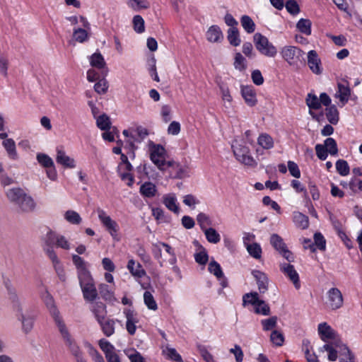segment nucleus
<instances>
[{
  "mask_svg": "<svg viewBox=\"0 0 362 362\" xmlns=\"http://www.w3.org/2000/svg\"><path fill=\"white\" fill-rule=\"evenodd\" d=\"M40 240L42 248L46 255H49V252L57 254L54 249V246L66 250L71 248V243L66 236L57 233L52 230H49L46 234L41 237Z\"/></svg>",
  "mask_w": 362,
  "mask_h": 362,
  "instance_id": "2",
  "label": "nucleus"
},
{
  "mask_svg": "<svg viewBox=\"0 0 362 362\" xmlns=\"http://www.w3.org/2000/svg\"><path fill=\"white\" fill-rule=\"evenodd\" d=\"M148 135V131L143 127H138L131 132L130 143L141 142Z\"/></svg>",
  "mask_w": 362,
  "mask_h": 362,
  "instance_id": "35",
  "label": "nucleus"
},
{
  "mask_svg": "<svg viewBox=\"0 0 362 362\" xmlns=\"http://www.w3.org/2000/svg\"><path fill=\"white\" fill-rule=\"evenodd\" d=\"M72 261L77 269L83 298L86 301L93 302L98 297V291L90 273L87 269V263L77 255H72Z\"/></svg>",
  "mask_w": 362,
  "mask_h": 362,
  "instance_id": "1",
  "label": "nucleus"
},
{
  "mask_svg": "<svg viewBox=\"0 0 362 362\" xmlns=\"http://www.w3.org/2000/svg\"><path fill=\"white\" fill-rule=\"evenodd\" d=\"M105 336L110 337L115 332L116 320L110 317H105L103 320L98 322Z\"/></svg>",
  "mask_w": 362,
  "mask_h": 362,
  "instance_id": "21",
  "label": "nucleus"
},
{
  "mask_svg": "<svg viewBox=\"0 0 362 362\" xmlns=\"http://www.w3.org/2000/svg\"><path fill=\"white\" fill-rule=\"evenodd\" d=\"M90 64L93 67L101 69V74L106 76L107 74V68L103 55L100 52H95L90 57Z\"/></svg>",
  "mask_w": 362,
  "mask_h": 362,
  "instance_id": "20",
  "label": "nucleus"
},
{
  "mask_svg": "<svg viewBox=\"0 0 362 362\" xmlns=\"http://www.w3.org/2000/svg\"><path fill=\"white\" fill-rule=\"evenodd\" d=\"M280 270L293 282L296 288L298 289L300 288L299 276L293 265L288 263L281 264Z\"/></svg>",
  "mask_w": 362,
  "mask_h": 362,
  "instance_id": "14",
  "label": "nucleus"
},
{
  "mask_svg": "<svg viewBox=\"0 0 362 362\" xmlns=\"http://www.w3.org/2000/svg\"><path fill=\"white\" fill-rule=\"evenodd\" d=\"M258 144L264 149L268 150L274 147L272 137L267 133L261 134L257 139Z\"/></svg>",
  "mask_w": 362,
  "mask_h": 362,
  "instance_id": "33",
  "label": "nucleus"
},
{
  "mask_svg": "<svg viewBox=\"0 0 362 362\" xmlns=\"http://www.w3.org/2000/svg\"><path fill=\"white\" fill-rule=\"evenodd\" d=\"M241 25L247 33H252L255 30V24L252 19L247 15H244L240 19Z\"/></svg>",
  "mask_w": 362,
  "mask_h": 362,
  "instance_id": "39",
  "label": "nucleus"
},
{
  "mask_svg": "<svg viewBox=\"0 0 362 362\" xmlns=\"http://www.w3.org/2000/svg\"><path fill=\"white\" fill-rule=\"evenodd\" d=\"M318 332L324 341L334 338L335 332L333 329L326 322L320 323L318 325Z\"/></svg>",
  "mask_w": 362,
  "mask_h": 362,
  "instance_id": "29",
  "label": "nucleus"
},
{
  "mask_svg": "<svg viewBox=\"0 0 362 362\" xmlns=\"http://www.w3.org/2000/svg\"><path fill=\"white\" fill-rule=\"evenodd\" d=\"M133 27L135 32L137 33H142L145 30V25H144V18L139 16L136 15L133 18Z\"/></svg>",
  "mask_w": 362,
  "mask_h": 362,
  "instance_id": "50",
  "label": "nucleus"
},
{
  "mask_svg": "<svg viewBox=\"0 0 362 362\" xmlns=\"http://www.w3.org/2000/svg\"><path fill=\"white\" fill-rule=\"evenodd\" d=\"M98 218L105 226H113L116 223L112 220L110 216L101 209H97Z\"/></svg>",
  "mask_w": 362,
  "mask_h": 362,
  "instance_id": "52",
  "label": "nucleus"
},
{
  "mask_svg": "<svg viewBox=\"0 0 362 362\" xmlns=\"http://www.w3.org/2000/svg\"><path fill=\"white\" fill-rule=\"evenodd\" d=\"M325 304L332 310H336L342 307L344 298L339 288L334 287L327 291Z\"/></svg>",
  "mask_w": 362,
  "mask_h": 362,
  "instance_id": "9",
  "label": "nucleus"
},
{
  "mask_svg": "<svg viewBox=\"0 0 362 362\" xmlns=\"http://www.w3.org/2000/svg\"><path fill=\"white\" fill-rule=\"evenodd\" d=\"M311 25L312 23L309 19L300 18L296 24V28L301 33L308 36L311 35Z\"/></svg>",
  "mask_w": 362,
  "mask_h": 362,
  "instance_id": "34",
  "label": "nucleus"
},
{
  "mask_svg": "<svg viewBox=\"0 0 362 362\" xmlns=\"http://www.w3.org/2000/svg\"><path fill=\"white\" fill-rule=\"evenodd\" d=\"M197 222L200 226H206L214 224L211 217L204 213H199L197 215Z\"/></svg>",
  "mask_w": 362,
  "mask_h": 362,
  "instance_id": "59",
  "label": "nucleus"
},
{
  "mask_svg": "<svg viewBox=\"0 0 362 362\" xmlns=\"http://www.w3.org/2000/svg\"><path fill=\"white\" fill-rule=\"evenodd\" d=\"M96 124L101 130H109L111 124L110 118L106 115L99 116L96 119Z\"/></svg>",
  "mask_w": 362,
  "mask_h": 362,
  "instance_id": "53",
  "label": "nucleus"
},
{
  "mask_svg": "<svg viewBox=\"0 0 362 362\" xmlns=\"http://www.w3.org/2000/svg\"><path fill=\"white\" fill-rule=\"evenodd\" d=\"M271 341L277 346H281L284 342L283 334L278 330H273L270 335Z\"/></svg>",
  "mask_w": 362,
  "mask_h": 362,
  "instance_id": "54",
  "label": "nucleus"
},
{
  "mask_svg": "<svg viewBox=\"0 0 362 362\" xmlns=\"http://www.w3.org/2000/svg\"><path fill=\"white\" fill-rule=\"evenodd\" d=\"M56 161L64 168H74L76 167L74 159L67 156L61 148L57 150Z\"/></svg>",
  "mask_w": 362,
  "mask_h": 362,
  "instance_id": "23",
  "label": "nucleus"
},
{
  "mask_svg": "<svg viewBox=\"0 0 362 362\" xmlns=\"http://www.w3.org/2000/svg\"><path fill=\"white\" fill-rule=\"evenodd\" d=\"M38 163L45 168L52 167L54 162L52 159L47 155L44 153H38L37 155Z\"/></svg>",
  "mask_w": 362,
  "mask_h": 362,
  "instance_id": "57",
  "label": "nucleus"
},
{
  "mask_svg": "<svg viewBox=\"0 0 362 362\" xmlns=\"http://www.w3.org/2000/svg\"><path fill=\"white\" fill-rule=\"evenodd\" d=\"M283 59L291 66H298L305 62V52L295 46H285L281 49Z\"/></svg>",
  "mask_w": 362,
  "mask_h": 362,
  "instance_id": "7",
  "label": "nucleus"
},
{
  "mask_svg": "<svg viewBox=\"0 0 362 362\" xmlns=\"http://www.w3.org/2000/svg\"><path fill=\"white\" fill-rule=\"evenodd\" d=\"M314 247L320 251H325L326 250V240L320 233H315L313 236Z\"/></svg>",
  "mask_w": 362,
  "mask_h": 362,
  "instance_id": "48",
  "label": "nucleus"
},
{
  "mask_svg": "<svg viewBox=\"0 0 362 362\" xmlns=\"http://www.w3.org/2000/svg\"><path fill=\"white\" fill-rule=\"evenodd\" d=\"M49 260L52 262V266L54 269V271L58 276L59 279L62 281H65L66 280V273L64 269V266L59 259L57 254H53L49 252V255H47Z\"/></svg>",
  "mask_w": 362,
  "mask_h": 362,
  "instance_id": "19",
  "label": "nucleus"
},
{
  "mask_svg": "<svg viewBox=\"0 0 362 362\" xmlns=\"http://www.w3.org/2000/svg\"><path fill=\"white\" fill-rule=\"evenodd\" d=\"M228 40L233 46L237 47L240 44V38L237 28H230L228 30Z\"/></svg>",
  "mask_w": 362,
  "mask_h": 362,
  "instance_id": "37",
  "label": "nucleus"
},
{
  "mask_svg": "<svg viewBox=\"0 0 362 362\" xmlns=\"http://www.w3.org/2000/svg\"><path fill=\"white\" fill-rule=\"evenodd\" d=\"M243 302L244 306L247 304L253 305L256 314L264 316L270 315L271 310L269 305L259 298L257 292L245 293L243 297Z\"/></svg>",
  "mask_w": 362,
  "mask_h": 362,
  "instance_id": "6",
  "label": "nucleus"
},
{
  "mask_svg": "<svg viewBox=\"0 0 362 362\" xmlns=\"http://www.w3.org/2000/svg\"><path fill=\"white\" fill-rule=\"evenodd\" d=\"M206 36L211 42H221L223 39L222 31L218 25L211 26L206 31Z\"/></svg>",
  "mask_w": 362,
  "mask_h": 362,
  "instance_id": "27",
  "label": "nucleus"
},
{
  "mask_svg": "<svg viewBox=\"0 0 362 362\" xmlns=\"http://www.w3.org/2000/svg\"><path fill=\"white\" fill-rule=\"evenodd\" d=\"M148 151L151 160L156 167L162 171L165 170L170 167L175 165L174 161L166 160V151L165 148L160 144H156L150 141L148 144Z\"/></svg>",
  "mask_w": 362,
  "mask_h": 362,
  "instance_id": "4",
  "label": "nucleus"
},
{
  "mask_svg": "<svg viewBox=\"0 0 362 362\" xmlns=\"http://www.w3.org/2000/svg\"><path fill=\"white\" fill-rule=\"evenodd\" d=\"M105 77V76H103L101 74V69H98V71H97L94 69H90L87 71V79L91 82L99 81L102 78Z\"/></svg>",
  "mask_w": 362,
  "mask_h": 362,
  "instance_id": "62",
  "label": "nucleus"
},
{
  "mask_svg": "<svg viewBox=\"0 0 362 362\" xmlns=\"http://www.w3.org/2000/svg\"><path fill=\"white\" fill-rule=\"evenodd\" d=\"M139 192L144 197L152 198L157 192V187L153 183L146 182L141 185Z\"/></svg>",
  "mask_w": 362,
  "mask_h": 362,
  "instance_id": "31",
  "label": "nucleus"
},
{
  "mask_svg": "<svg viewBox=\"0 0 362 362\" xmlns=\"http://www.w3.org/2000/svg\"><path fill=\"white\" fill-rule=\"evenodd\" d=\"M326 117L332 124H337L339 122V111L335 105H331L326 109Z\"/></svg>",
  "mask_w": 362,
  "mask_h": 362,
  "instance_id": "38",
  "label": "nucleus"
},
{
  "mask_svg": "<svg viewBox=\"0 0 362 362\" xmlns=\"http://www.w3.org/2000/svg\"><path fill=\"white\" fill-rule=\"evenodd\" d=\"M3 146L5 148L8 156L13 160L18 158V154L16 148L15 141L12 139H6L2 143Z\"/></svg>",
  "mask_w": 362,
  "mask_h": 362,
  "instance_id": "32",
  "label": "nucleus"
},
{
  "mask_svg": "<svg viewBox=\"0 0 362 362\" xmlns=\"http://www.w3.org/2000/svg\"><path fill=\"white\" fill-rule=\"evenodd\" d=\"M127 5L135 11L147 9L150 7V3L147 0H128Z\"/></svg>",
  "mask_w": 362,
  "mask_h": 362,
  "instance_id": "36",
  "label": "nucleus"
},
{
  "mask_svg": "<svg viewBox=\"0 0 362 362\" xmlns=\"http://www.w3.org/2000/svg\"><path fill=\"white\" fill-rule=\"evenodd\" d=\"M35 317L36 315L33 311L25 310L23 312L22 310H20L18 318L22 323V330L23 332L28 334L32 330Z\"/></svg>",
  "mask_w": 362,
  "mask_h": 362,
  "instance_id": "13",
  "label": "nucleus"
},
{
  "mask_svg": "<svg viewBox=\"0 0 362 362\" xmlns=\"http://www.w3.org/2000/svg\"><path fill=\"white\" fill-rule=\"evenodd\" d=\"M241 94L247 105L253 107L257 104L256 93L252 86H242Z\"/></svg>",
  "mask_w": 362,
  "mask_h": 362,
  "instance_id": "24",
  "label": "nucleus"
},
{
  "mask_svg": "<svg viewBox=\"0 0 362 362\" xmlns=\"http://www.w3.org/2000/svg\"><path fill=\"white\" fill-rule=\"evenodd\" d=\"M336 169L339 175L346 176L349 173V166L344 160H338L336 163Z\"/></svg>",
  "mask_w": 362,
  "mask_h": 362,
  "instance_id": "56",
  "label": "nucleus"
},
{
  "mask_svg": "<svg viewBox=\"0 0 362 362\" xmlns=\"http://www.w3.org/2000/svg\"><path fill=\"white\" fill-rule=\"evenodd\" d=\"M108 88L107 81L105 79V78H102L94 86V89L95 92L98 94H104L107 92Z\"/></svg>",
  "mask_w": 362,
  "mask_h": 362,
  "instance_id": "61",
  "label": "nucleus"
},
{
  "mask_svg": "<svg viewBox=\"0 0 362 362\" xmlns=\"http://www.w3.org/2000/svg\"><path fill=\"white\" fill-rule=\"evenodd\" d=\"M204 234L207 240L212 243H217L220 241V235L214 228H205Z\"/></svg>",
  "mask_w": 362,
  "mask_h": 362,
  "instance_id": "49",
  "label": "nucleus"
},
{
  "mask_svg": "<svg viewBox=\"0 0 362 362\" xmlns=\"http://www.w3.org/2000/svg\"><path fill=\"white\" fill-rule=\"evenodd\" d=\"M144 301L145 305L147 306V308L149 310L155 311L158 309L157 303L155 300L153 296L152 295V293L150 291H146L144 292Z\"/></svg>",
  "mask_w": 362,
  "mask_h": 362,
  "instance_id": "44",
  "label": "nucleus"
},
{
  "mask_svg": "<svg viewBox=\"0 0 362 362\" xmlns=\"http://www.w3.org/2000/svg\"><path fill=\"white\" fill-rule=\"evenodd\" d=\"M163 353L164 355L166 356L170 360L177 362L182 361L181 356L177 352V351L174 348L166 346L165 349L163 350Z\"/></svg>",
  "mask_w": 362,
  "mask_h": 362,
  "instance_id": "51",
  "label": "nucleus"
},
{
  "mask_svg": "<svg viewBox=\"0 0 362 362\" xmlns=\"http://www.w3.org/2000/svg\"><path fill=\"white\" fill-rule=\"evenodd\" d=\"M160 245H162V247L165 249V253L164 254V257L165 261L167 260L171 265L175 264L176 262V257L172 247L165 243L161 242Z\"/></svg>",
  "mask_w": 362,
  "mask_h": 362,
  "instance_id": "43",
  "label": "nucleus"
},
{
  "mask_svg": "<svg viewBox=\"0 0 362 362\" xmlns=\"http://www.w3.org/2000/svg\"><path fill=\"white\" fill-rule=\"evenodd\" d=\"M44 300L51 316L52 317L57 327L59 328L62 325H65V322L62 317L60 315L59 311L58 310L57 308L54 304L53 298L50 295L47 294L46 296L45 297Z\"/></svg>",
  "mask_w": 362,
  "mask_h": 362,
  "instance_id": "12",
  "label": "nucleus"
},
{
  "mask_svg": "<svg viewBox=\"0 0 362 362\" xmlns=\"http://www.w3.org/2000/svg\"><path fill=\"white\" fill-rule=\"evenodd\" d=\"M127 267L134 277L142 278L146 275V272L141 264L136 263L134 259L129 260Z\"/></svg>",
  "mask_w": 362,
  "mask_h": 362,
  "instance_id": "30",
  "label": "nucleus"
},
{
  "mask_svg": "<svg viewBox=\"0 0 362 362\" xmlns=\"http://www.w3.org/2000/svg\"><path fill=\"white\" fill-rule=\"evenodd\" d=\"M322 350L328 351V359L331 361H334L337 358V354L339 353V349H336L331 344H325Z\"/></svg>",
  "mask_w": 362,
  "mask_h": 362,
  "instance_id": "58",
  "label": "nucleus"
},
{
  "mask_svg": "<svg viewBox=\"0 0 362 362\" xmlns=\"http://www.w3.org/2000/svg\"><path fill=\"white\" fill-rule=\"evenodd\" d=\"M308 65L313 74L320 75L322 73L321 60L315 50L308 52Z\"/></svg>",
  "mask_w": 362,
  "mask_h": 362,
  "instance_id": "15",
  "label": "nucleus"
},
{
  "mask_svg": "<svg viewBox=\"0 0 362 362\" xmlns=\"http://www.w3.org/2000/svg\"><path fill=\"white\" fill-rule=\"evenodd\" d=\"M233 151L236 159L246 165L252 166L255 164V160L250 155V149L242 144H236L232 146Z\"/></svg>",
  "mask_w": 362,
  "mask_h": 362,
  "instance_id": "10",
  "label": "nucleus"
},
{
  "mask_svg": "<svg viewBox=\"0 0 362 362\" xmlns=\"http://www.w3.org/2000/svg\"><path fill=\"white\" fill-rule=\"evenodd\" d=\"M256 49L263 55L274 57L277 54L276 47L269 41L268 38L261 33H255L253 36Z\"/></svg>",
  "mask_w": 362,
  "mask_h": 362,
  "instance_id": "8",
  "label": "nucleus"
},
{
  "mask_svg": "<svg viewBox=\"0 0 362 362\" xmlns=\"http://www.w3.org/2000/svg\"><path fill=\"white\" fill-rule=\"evenodd\" d=\"M278 317L276 316H272L267 319H263L261 320V325L262 326V329L265 332L273 331V329L277 325Z\"/></svg>",
  "mask_w": 362,
  "mask_h": 362,
  "instance_id": "40",
  "label": "nucleus"
},
{
  "mask_svg": "<svg viewBox=\"0 0 362 362\" xmlns=\"http://www.w3.org/2000/svg\"><path fill=\"white\" fill-rule=\"evenodd\" d=\"M253 238L254 235H247V237L244 238V244L250 255L255 259H259L262 257V248L256 243H250V241Z\"/></svg>",
  "mask_w": 362,
  "mask_h": 362,
  "instance_id": "16",
  "label": "nucleus"
},
{
  "mask_svg": "<svg viewBox=\"0 0 362 362\" xmlns=\"http://www.w3.org/2000/svg\"><path fill=\"white\" fill-rule=\"evenodd\" d=\"M163 203L171 211L178 214L180 208L177 203V197L175 194L169 193L163 195Z\"/></svg>",
  "mask_w": 362,
  "mask_h": 362,
  "instance_id": "26",
  "label": "nucleus"
},
{
  "mask_svg": "<svg viewBox=\"0 0 362 362\" xmlns=\"http://www.w3.org/2000/svg\"><path fill=\"white\" fill-rule=\"evenodd\" d=\"M208 270L211 274H213L217 279H221L223 276V272L221 265L216 261H211L209 264Z\"/></svg>",
  "mask_w": 362,
  "mask_h": 362,
  "instance_id": "47",
  "label": "nucleus"
},
{
  "mask_svg": "<svg viewBox=\"0 0 362 362\" xmlns=\"http://www.w3.org/2000/svg\"><path fill=\"white\" fill-rule=\"evenodd\" d=\"M323 145L330 155L337 156L338 154L337 144L333 138L329 137L326 139Z\"/></svg>",
  "mask_w": 362,
  "mask_h": 362,
  "instance_id": "45",
  "label": "nucleus"
},
{
  "mask_svg": "<svg viewBox=\"0 0 362 362\" xmlns=\"http://www.w3.org/2000/svg\"><path fill=\"white\" fill-rule=\"evenodd\" d=\"M305 100L310 110H319L321 108L320 100L316 95L312 93H308Z\"/></svg>",
  "mask_w": 362,
  "mask_h": 362,
  "instance_id": "46",
  "label": "nucleus"
},
{
  "mask_svg": "<svg viewBox=\"0 0 362 362\" xmlns=\"http://www.w3.org/2000/svg\"><path fill=\"white\" fill-rule=\"evenodd\" d=\"M64 218L72 225H79L82 221L80 215L73 210L66 211L64 214Z\"/></svg>",
  "mask_w": 362,
  "mask_h": 362,
  "instance_id": "42",
  "label": "nucleus"
},
{
  "mask_svg": "<svg viewBox=\"0 0 362 362\" xmlns=\"http://www.w3.org/2000/svg\"><path fill=\"white\" fill-rule=\"evenodd\" d=\"M90 310L94 315L97 322L103 320V319L107 317L106 305L102 302H95L93 303Z\"/></svg>",
  "mask_w": 362,
  "mask_h": 362,
  "instance_id": "25",
  "label": "nucleus"
},
{
  "mask_svg": "<svg viewBox=\"0 0 362 362\" xmlns=\"http://www.w3.org/2000/svg\"><path fill=\"white\" fill-rule=\"evenodd\" d=\"M234 66L239 70H244L246 69L245 59L240 53H236L235 56Z\"/></svg>",
  "mask_w": 362,
  "mask_h": 362,
  "instance_id": "63",
  "label": "nucleus"
},
{
  "mask_svg": "<svg viewBox=\"0 0 362 362\" xmlns=\"http://www.w3.org/2000/svg\"><path fill=\"white\" fill-rule=\"evenodd\" d=\"M100 348L105 353V356L114 352L115 347L105 339H101L98 342Z\"/></svg>",
  "mask_w": 362,
  "mask_h": 362,
  "instance_id": "60",
  "label": "nucleus"
},
{
  "mask_svg": "<svg viewBox=\"0 0 362 362\" xmlns=\"http://www.w3.org/2000/svg\"><path fill=\"white\" fill-rule=\"evenodd\" d=\"M57 329L66 346L68 348L70 354L74 356L76 362L86 361V358L83 357L81 347L71 335L66 324Z\"/></svg>",
  "mask_w": 362,
  "mask_h": 362,
  "instance_id": "5",
  "label": "nucleus"
},
{
  "mask_svg": "<svg viewBox=\"0 0 362 362\" xmlns=\"http://www.w3.org/2000/svg\"><path fill=\"white\" fill-rule=\"evenodd\" d=\"M337 88L338 90L335 97L339 98L343 104L347 103L351 95L349 82L346 81H340L337 84Z\"/></svg>",
  "mask_w": 362,
  "mask_h": 362,
  "instance_id": "18",
  "label": "nucleus"
},
{
  "mask_svg": "<svg viewBox=\"0 0 362 362\" xmlns=\"http://www.w3.org/2000/svg\"><path fill=\"white\" fill-rule=\"evenodd\" d=\"M270 243L272 246L288 262L293 261V256L284 243L283 239L278 235L274 234L271 237Z\"/></svg>",
  "mask_w": 362,
  "mask_h": 362,
  "instance_id": "11",
  "label": "nucleus"
},
{
  "mask_svg": "<svg viewBox=\"0 0 362 362\" xmlns=\"http://www.w3.org/2000/svg\"><path fill=\"white\" fill-rule=\"evenodd\" d=\"M161 242H158L157 243H155L152 246V252L153 255V257L156 259L158 260L159 264L160 267H163L165 262V257L163 258L162 255V245H160Z\"/></svg>",
  "mask_w": 362,
  "mask_h": 362,
  "instance_id": "41",
  "label": "nucleus"
},
{
  "mask_svg": "<svg viewBox=\"0 0 362 362\" xmlns=\"http://www.w3.org/2000/svg\"><path fill=\"white\" fill-rule=\"evenodd\" d=\"M124 314L127 319V330L129 334L134 335L136 330V324L138 322L136 315L135 314L134 310L131 309H124Z\"/></svg>",
  "mask_w": 362,
  "mask_h": 362,
  "instance_id": "17",
  "label": "nucleus"
},
{
  "mask_svg": "<svg viewBox=\"0 0 362 362\" xmlns=\"http://www.w3.org/2000/svg\"><path fill=\"white\" fill-rule=\"evenodd\" d=\"M6 196L10 202L23 211H31L35 207L33 199L20 187L8 189Z\"/></svg>",
  "mask_w": 362,
  "mask_h": 362,
  "instance_id": "3",
  "label": "nucleus"
},
{
  "mask_svg": "<svg viewBox=\"0 0 362 362\" xmlns=\"http://www.w3.org/2000/svg\"><path fill=\"white\" fill-rule=\"evenodd\" d=\"M285 6L288 12L293 15H296L300 11L299 6L295 1L287 0Z\"/></svg>",
  "mask_w": 362,
  "mask_h": 362,
  "instance_id": "64",
  "label": "nucleus"
},
{
  "mask_svg": "<svg viewBox=\"0 0 362 362\" xmlns=\"http://www.w3.org/2000/svg\"><path fill=\"white\" fill-rule=\"evenodd\" d=\"M335 346L339 349V360L341 362H354V356L345 344H336Z\"/></svg>",
  "mask_w": 362,
  "mask_h": 362,
  "instance_id": "28",
  "label": "nucleus"
},
{
  "mask_svg": "<svg viewBox=\"0 0 362 362\" xmlns=\"http://www.w3.org/2000/svg\"><path fill=\"white\" fill-rule=\"evenodd\" d=\"M252 274L257 281L259 292L264 293L268 290L269 279L267 276L259 270H253Z\"/></svg>",
  "mask_w": 362,
  "mask_h": 362,
  "instance_id": "22",
  "label": "nucleus"
},
{
  "mask_svg": "<svg viewBox=\"0 0 362 362\" xmlns=\"http://www.w3.org/2000/svg\"><path fill=\"white\" fill-rule=\"evenodd\" d=\"M74 39L78 42H84L88 38L87 31L82 28L74 29L73 32Z\"/></svg>",
  "mask_w": 362,
  "mask_h": 362,
  "instance_id": "55",
  "label": "nucleus"
}]
</instances>
